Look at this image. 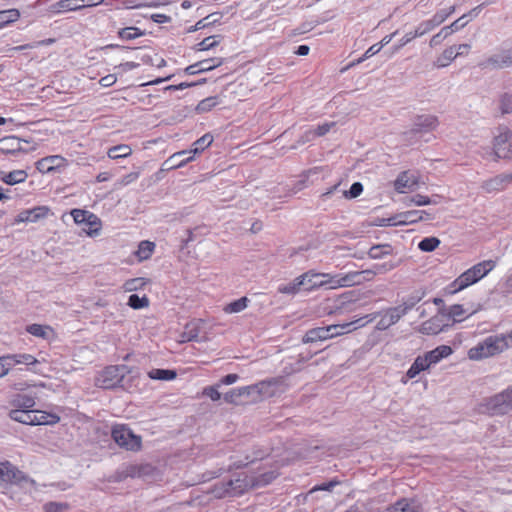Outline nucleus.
Returning <instances> with one entry per match:
<instances>
[{"mask_svg":"<svg viewBox=\"0 0 512 512\" xmlns=\"http://www.w3.org/2000/svg\"><path fill=\"white\" fill-rule=\"evenodd\" d=\"M375 318L376 315L371 314L343 324L329 325L326 327H317L310 329L304 335L303 343L324 341L351 332L357 328L363 327L366 324L372 322Z\"/></svg>","mask_w":512,"mask_h":512,"instance_id":"f257e3e1","label":"nucleus"},{"mask_svg":"<svg viewBox=\"0 0 512 512\" xmlns=\"http://www.w3.org/2000/svg\"><path fill=\"white\" fill-rule=\"evenodd\" d=\"M512 347V331L507 335H495L485 338L468 351L471 360H480L499 354Z\"/></svg>","mask_w":512,"mask_h":512,"instance_id":"f03ea898","label":"nucleus"},{"mask_svg":"<svg viewBox=\"0 0 512 512\" xmlns=\"http://www.w3.org/2000/svg\"><path fill=\"white\" fill-rule=\"evenodd\" d=\"M496 266L494 260H484L473 265L471 268L464 271L458 276L449 286L448 289L451 294H455L470 285L475 284L482 278H484L490 271Z\"/></svg>","mask_w":512,"mask_h":512,"instance_id":"7ed1b4c3","label":"nucleus"},{"mask_svg":"<svg viewBox=\"0 0 512 512\" xmlns=\"http://www.w3.org/2000/svg\"><path fill=\"white\" fill-rule=\"evenodd\" d=\"M439 125V120L435 115H418L413 120L411 129L404 133L405 140L410 144H415L427 133L434 131Z\"/></svg>","mask_w":512,"mask_h":512,"instance_id":"20e7f679","label":"nucleus"},{"mask_svg":"<svg viewBox=\"0 0 512 512\" xmlns=\"http://www.w3.org/2000/svg\"><path fill=\"white\" fill-rule=\"evenodd\" d=\"M485 412L491 415H504L512 411V386L488 398L483 403Z\"/></svg>","mask_w":512,"mask_h":512,"instance_id":"39448f33","label":"nucleus"},{"mask_svg":"<svg viewBox=\"0 0 512 512\" xmlns=\"http://www.w3.org/2000/svg\"><path fill=\"white\" fill-rule=\"evenodd\" d=\"M111 436L122 448L129 451H138L141 448L142 439L125 424H116L112 427Z\"/></svg>","mask_w":512,"mask_h":512,"instance_id":"423d86ee","label":"nucleus"},{"mask_svg":"<svg viewBox=\"0 0 512 512\" xmlns=\"http://www.w3.org/2000/svg\"><path fill=\"white\" fill-rule=\"evenodd\" d=\"M321 287L337 289L349 287L361 282V272L352 271L345 274L319 273Z\"/></svg>","mask_w":512,"mask_h":512,"instance_id":"0eeeda50","label":"nucleus"},{"mask_svg":"<svg viewBox=\"0 0 512 512\" xmlns=\"http://www.w3.org/2000/svg\"><path fill=\"white\" fill-rule=\"evenodd\" d=\"M512 66V45L505 42L498 51L479 63L481 69L499 70Z\"/></svg>","mask_w":512,"mask_h":512,"instance_id":"6e6552de","label":"nucleus"},{"mask_svg":"<svg viewBox=\"0 0 512 512\" xmlns=\"http://www.w3.org/2000/svg\"><path fill=\"white\" fill-rule=\"evenodd\" d=\"M36 149L31 141L16 136H6L0 139V153L19 156L27 154Z\"/></svg>","mask_w":512,"mask_h":512,"instance_id":"1a4fd4ad","label":"nucleus"},{"mask_svg":"<svg viewBox=\"0 0 512 512\" xmlns=\"http://www.w3.org/2000/svg\"><path fill=\"white\" fill-rule=\"evenodd\" d=\"M128 367L125 365H112L106 367L97 378V384L104 389H111L121 385Z\"/></svg>","mask_w":512,"mask_h":512,"instance_id":"9d476101","label":"nucleus"},{"mask_svg":"<svg viewBox=\"0 0 512 512\" xmlns=\"http://www.w3.org/2000/svg\"><path fill=\"white\" fill-rule=\"evenodd\" d=\"M425 216H429L426 211L423 210H410L398 213L389 218H383L379 222V226H404L415 224L421 220L426 219Z\"/></svg>","mask_w":512,"mask_h":512,"instance_id":"9b49d317","label":"nucleus"},{"mask_svg":"<svg viewBox=\"0 0 512 512\" xmlns=\"http://www.w3.org/2000/svg\"><path fill=\"white\" fill-rule=\"evenodd\" d=\"M0 482L6 484H35L33 479L27 477L23 472H21L8 461L0 462Z\"/></svg>","mask_w":512,"mask_h":512,"instance_id":"f8f14e48","label":"nucleus"},{"mask_svg":"<svg viewBox=\"0 0 512 512\" xmlns=\"http://www.w3.org/2000/svg\"><path fill=\"white\" fill-rule=\"evenodd\" d=\"M412 308V305H399L389 308L383 312L378 313L380 319L376 325L378 330H386L392 325L396 324L407 312Z\"/></svg>","mask_w":512,"mask_h":512,"instance_id":"ddd939ff","label":"nucleus"},{"mask_svg":"<svg viewBox=\"0 0 512 512\" xmlns=\"http://www.w3.org/2000/svg\"><path fill=\"white\" fill-rule=\"evenodd\" d=\"M498 133L494 136L493 150L497 158H509L511 153L512 132L505 126L497 129Z\"/></svg>","mask_w":512,"mask_h":512,"instance_id":"4468645a","label":"nucleus"},{"mask_svg":"<svg viewBox=\"0 0 512 512\" xmlns=\"http://www.w3.org/2000/svg\"><path fill=\"white\" fill-rule=\"evenodd\" d=\"M448 327H450V317L446 313L439 312L421 324L420 332L427 335H436Z\"/></svg>","mask_w":512,"mask_h":512,"instance_id":"2eb2a0df","label":"nucleus"},{"mask_svg":"<svg viewBox=\"0 0 512 512\" xmlns=\"http://www.w3.org/2000/svg\"><path fill=\"white\" fill-rule=\"evenodd\" d=\"M512 184V172L496 175L482 183V189L488 193L499 192Z\"/></svg>","mask_w":512,"mask_h":512,"instance_id":"dca6fc26","label":"nucleus"},{"mask_svg":"<svg viewBox=\"0 0 512 512\" xmlns=\"http://www.w3.org/2000/svg\"><path fill=\"white\" fill-rule=\"evenodd\" d=\"M226 482L232 496H239L250 488H253L251 476L245 473H241L235 479H229Z\"/></svg>","mask_w":512,"mask_h":512,"instance_id":"f3484780","label":"nucleus"},{"mask_svg":"<svg viewBox=\"0 0 512 512\" xmlns=\"http://www.w3.org/2000/svg\"><path fill=\"white\" fill-rule=\"evenodd\" d=\"M50 209L47 206H37L21 211L15 218V223H35L45 218Z\"/></svg>","mask_w":512,"mask_h":512,"instance_id":"a211bd4d","label":"nucleus"},{"mask_svg":"<svg viewBox=\"0 0 512 512\" xmlns=\"http://www.w3.org/2000/svg\"><path fill=\"white\" fill-rule=\"evenodd\" d=\"M260 386L261 392L269 396H275L277 394L283 393L288 388V384L286 383V379L284 377L271 378L261 382Z\"/></svg>","mask_w":512,"mask_h":512,"instance_id":"6ab92c4d","label":"nucleus"},{"mask_svg":"<svg viewBox=\"0 0 512 512\" xmlns=\"http://www.w3.org/2000/svg\"><path fill=\"white\" fill-rule=\"evenodd\" d=\"M212 142H213V136L209 133H206L193 143V149H191L189 151L177 152L170 157L169 161H172L175 158L183 157L186 154H192L194 156L195 154L200 153V152L204 151L206 148H208L212 144Z\"/></svg>","mask_w":512,"mask_h":512,"instance_id":"aec40b11","label":"nucleus"},{"mask_svg":"<svg viewBox=\"0 0 512 512\" xmlns=\"http://www.w3.org/2000/svg\"><path fill=\"white\" fill-rule=\"evenodd\" d=\"M64 162L65 159L59 155L47 156L36 162V169L43 174L50 173L64 165Z\"/></svg>","mask_w":512,"mask_h":512,"instance_id":"412c9836","label":"nucleus"},{"mask_svg":"<svg viewBox=\"0 0 512 512\" xmlns=\"http://www.w3.org/2000/svg\"><path fill=\"white\" fill-rule=\"evenodd\" d=\"M79 0H59L51 4L48 8L49 12L54 15L63 14L70 11L82 10Z\"/></svg>","mask_w":512,"mask_h":512,"instance_id":"4be33fe9","label":"nucleus"},{"mask_svg":"<svg viewBox=\"0 0 512 512\" xmlns=\"http://www.w3.org/2000/svg\"><path fill=\"white\" fill-rule=\"evenodd\" d=\"M453 353V350L448 345H440L435 349L426 352L423 357L425 358L428 366L439 363L442 359L449 357Z\"/></svg>","mask_w":512,"mask_h":512,"instance_id":"5701e85b","label":"nucleus"},{"mask_svg":"<svg viewBox=\"0 0 512 512\" xmlns=\"http://www.w3.org/2000/svg\"><path fill=\"white\" fill-rule=\"evenodd\" d=\"M416 184V178L409 172L404 171L394 181V188L397 192L404 193L406 189H412Z\"/></svg>","mask_w":512,"mask_h":512,"instance_id":"b1692460","label":"nucleus"},{"mask_svg":"<svg viewBox=\"0 0 512 512\" xmlns=\"http://www.w3.org/2000/svg\"><path fill=\"white\" fill-rule=\"evenodd\" d=\"M388 512H419L420 505L413 499L402 498L388 507Z\"/></svg>","mask_w":512,"mask_h":512,"instance_id":"393cba45","label":"nucleus"},{"mask_svg":"<svg viewBox=\"0 0 512 512\" xmlns=\"http://www.w3.org/2000/svg\"><path fill=\"white\" fill-rule=\"evenodd\" d=\"M9 417L12 420L22 423V424L34 425L35 410L34 409H28V410L12 409L9 412Z\"/></svg>","mask_w":512,"mask_h":512,"instance_id":"a878e982","label":"nucleus"},{"mask_svg":"<svg viewBox=\"0 0 512 512\" xmlns=\"http://www.w3.org/2000/svg\"><path fill=\"white\" fill-rule=\"evenodd\" d=\"M300 279H303V290L313 291L321 287V281L319 278V272L313 270L307 271L300 275Z\"/></svg>","mask_w":512,"mask_h":512,"instance_id":"bb28decb","label":"nucleus"},{"mask_svg":"<svg viewBox=\"0 0 512 512\" xmlns=\"http://www.w3.org/2000/svg\"><path fill=\"white\" fill-rule=\"evenodd\" d=\"M26 331L38 338L49 340L54 337V331L50 326L41 324H31L26 327Z\"/></svg>","mask_w":512,"mask_h":512,"instance_id":"cd10ccee","label":"nucleus"},{"mask_svg":"<svg viewBox=\"0 0 512 512\" xmlns=\"http://www.w3.org/2000/svg\"><path fill=\"white\" fill-rule=\"evenodd\" d=\"M28 174L25 170H13L8 173H4L1 177V181L7 185H15L26 181Z\"/></svg>","mask_w":512,"mask_h":512,"instance_id":"c85d7f7f","label":"nucleus"},{"mask_svg":"<svg viewBox=\"0 0 512 512\" xmlns=\"http://www.w3.org/2000/svg\"><path fill=\"white\" fill-rule=\"evenodd\" d=\"M303 279L300 276L296 277L293 281L278 286V292L287 295H296L303 290Z\"/></svg>","mask_w":512,"mask_h":512,"instance_id":"c756f323","label":"nucleus"},{"mask_svg":"<svg viewBox=\"0 0 512 512\" xmlns=\"http://www.w3.org/2000/svg\"><path fill=\"white\" fill-rule=\"evenodd\" d=\"M35 404L36 402L34 397L23 394L16 395L11 401V405L14 407L13 409H33Z\"/></svg>","mask_w":512,"mask_h":512,"instance_id":"7c9ffc66","label":"nucleus"},{"mask_svg":"<svg viewBox=\"0 0 512 512\" xmlns=\"http://www.w3.org/2000/svg\"><path fill=\"white\" fill-rule=\"evenodd\" d=\"M132 154V149L127 144H120L108 149L107 156L112 160L127 158Z\"/></svg>","mask_w":512,"mask_h":512,"instance_id":"2f4dec72","label":"nucleus"},{"mask_svg":"<svg viewBox=\"0 0 512 512\" xmlns=\"http://www.w3.org/2000/svg\"><path fill=\"white\" fill-rule=\"evenodd\" d=\"M429 368L423 355L415 358L414 362L406 372V377L409 379L415 378L420 372L425 371Z\"/></svg>","mask_w":512,"mask_h":512,"instance_id":"473e14b6","label":"nucleus"},{"mask_svg":"<svg viewBox=\"0 0 512 512\" xmlns=\"http://www.w3.org/2000/svg\"><path fill=\"white\" fill-rule=\"evenodd\" d=\"M454 50H456V46H450L441 53L439 57H437L435 61V66L438 68L447 67L452 61L457 58V54H454Z\"/></svg>","mask_w":512,"mask_h":512,"instance_id":"72a5a7b5","label":"nucleus"},{"mask_svg":"<svg viewBox=\"0 0 512 512\" xmlns=\"http://www.w3.org/2000/svg\"><path fill=\"white\" fill-rule=\"evenodd\" d=\"M155 249V243L145 240L141 241L138 245V249L135 252L136 257L139 261L147 260L151 257Z\"/></svg>","mask_w":512,"mask_h":512,"instance_id":"f704fd0d","label":"nucleus"},{"mask_svg":"<svg viewBox=\"0 0 512 512\" xmlns=\"http://www.w3.org/2000/svg\"><path fill=\"white\" fill-rule=\"evenodd\" d=\"M59 420L60 418L56 414L35 410L34 425H52L58 423Z\"/></svg>","mask_w":512,"mask_h":512,"instance_id":"c9c22d12","label":"nucleus"},{"mask_svg":"<svg viewBox=\"0 0 512 512\" xmlns=\"http://www.w3.org/2000/svg\"><path fill=\"white\" fill-rule=\"evenodd\" d=\"M20 18V12L18 9H7L0 11V29L8 26L11 23L16 22Z\"/></svg>","mask_w":512,"mask_h":512,"instance_id":"e433bc0d","label":"nucleus"},{"mask_svg":"<svg viewBox=\"0 0 512 512\" xmlns=\"http://www.w3.org/2000/svg\"><path fill=\"white\" fill-rule=\"evenodd\" d=\"M148 376L154 380L170 381L176 378L177 373L170 369H152L148 372Z\"/></svg>","mask_w":512,"mask_h":512,"instance_id":"4c0bfd02","label":"nucleus"},{"mask_svg":"<svg viewBox=\"0 0 512 512\" xmlns=\"http://www.w3.org/2000/svg\"><path fill=\"white\" fill-rule=\"evenodd\" d=\"M71 215L74 219V222L78 225H83L86 223L87 220L89 219H92V223H94V225L97 223L95 222L96 220V215L93 214L92 212H89L87 210H82V209H73L71 211Z\"/></svg>","mask_w":512,"mask_h":512,"instance_id":"58836bf2","label":"nucleus"},{"mask_svg":"<svg viewBox=\"0 0 512 512\" xmlns=\"http://www.w3.org/2000/svg\"><path fill=\"white\" fill-rule=\"evenodd\" d=\"M277 475L278 474L275 471H267L259 474L258 476L251 475L253 488L268 485L277 477Z\"/></svg>","mask_w":512,"mask_h":512,"instance_id":"ea45409f","label":"nucleus"},{"mask_svg":"<svg viewBox=\"0 0 512 512\" xmlns=\"http://www.w3.org/2000/svg\"><path fill=\"white\" fill-rule=\"evenodd\" d=\"M219 104H220L219 97L210 96V97H207V98L201 100L197 104L196 111L198 113H206V112H209L210 110H212V108L216 107Z\"/></svg>","mask_w":512,"mask_h":512,"instance_id":"a19ab883","label":"nucleus"},{"mask_svg":"<svg viewBox=\"0 0 512 512\" xmlns=\"http://www.w3.org/2000/svg\"><path fill=\"white\" fill-rule=\"evenodd\" d=\"M396 267V264L394 262H384V263H380V264H375L372 269H368V270H364V271H360L361 272V276L363 274H371V275H376V274H385L389 271H391L392 269H394Z\"/></svg>","mask_w":512,"mask_h":512,"instance_id":"79ce46f5","label":"nucleus"},{"mask_svg":"<svg viewBox=\"0 0 512 512\" xmlns=\"http://www.w3.org/2000/svg\"><path fill=\"white\" fill-rule=\"evenodd\" d=\"M456 11V6H450L447 9H442L437 11L430 20L433 22L435 27L440 26L442 23L446 21V19L451 16Z\"/></svg>","mask_w":512,"mask_h":512,"instance_id":"37998d69","label":"nucleus"},{"mask_svg":"<svg viewBox=\"0 0 512 512\" xmlns=\"http://www.w3.org/2000/svg\"><path fill=\"white\" fill-rule=\"evenodd\" d=\"M10 357L12 358L13 367L18 364L29 366L38 363V360L33 355L27 353L10 354Z\"/></svg>","mask_w":512,"mask_h":512,"instance_id":"c03bdc74","label":"nucleus"},{"mask_svg":"<svg viewBox=\"0 0 512 512\" xmlns=\"http://www.w3.org/2000/svg\"><path fill=\"white\" fill-rule=\"evenodd\" d=\"M148 283L147 279L138 277V278H132L125 281L123 284V289L126 292H133L137 290L143 289L146 284Z\"/></svg>","mask_w":512,"mask_h":512,"instance_id":"a18cd8bd","label":"nucleus"},{"mask_svg":"<svg viewBox=\"0 0 512 512\" xmlns=\"http://www.w3.org/2000/svg\"><path fill=\"white\" fill-rule=\"evenodd\" d=\"M438 198H439V196H436V198H430L425 195L416 194L409 198L408 205H410V204H414L416 206H425V205H430V204L436 205L439 203V201L437 200Z\"/></svg>","mask_w":512,"mask_h":512,"instance_id":"49530a36","label":"nucleus"},{"mask_svg":"<svg viewBox=\"0 0 512 512\" xmlns=\"http://www.w3.org/2000/svg\"><path fill=\"white\" fill-rule=\"evenodd\" d=\"M248 302H249V299L247 297H242V298L237 299V300L229 303L228 305H226V307L224 308V311L226 313H230V314L231 313H239L247 307Z\"/></svg>","mask_w":512,"mask_h":512,"instance_id":"de8ad7c7","label":"nucleus"},{"mask_svg":"<svg viewBox=\"0 0 512 512\" xmlns=\"http://www.w3.org/2000/svg\"><path fill=\"white\" fill-rule=\"evenodd\" d=\"M118 35L123 40H133L144 35V32L137 27H125L120 29Z\"/></svg>","mask_w":512,"mask_h":512,"instance_id":"09e8293b","label":"nucleus"},{"mask_svg":"<svg viewBox=\"0 0 512 512\" xmlns=\"http://www.w3.org/2000/svg\"><path fill=\"white\" fill-rule=\"evenodd\" d=\"M460 22H461V19H457L454 22H452L450 25L442 27L439 32L446 39L447 37L452 35L454 32L459 31L460 29L464 28L468 24V21L461 23V24H460Z\"/></svg>","mask_w":512,"mask_h":512,"instance_id":"8fccbe9b","label":"nucleus"},{"mask_svg":"<svg viewBox=\"0 0 512 512\" xmlns=\"http://www.w3.org/2000/svg\"><path fill=\"white\" fill-rule=\"evenodd\" d=\"M440 244V240L436 237H426L422 239L419 244L418 248L424 252H431L434 251Z\"/></svg>","mask_w":512,"mask_h":512,"instance_id":"3c124183","label":"nucleus"},{"mask_svg":"<svg viewBox=\"0 0 512 512\" xmlns=\"http://www.w3.org/2000/svg\"><path fill=\"white\" fill-rule=\"evenodd\" d=\"M128 305L133 309H142L149 306V299L147 296L139 297L137 294L130 295Z\"/></svg>","mask_w":512,"mask_h":512,"instance_id":"603ef678","label":"nucleus"},{"mask_svg":"<svg viewBox=\"0 0 512 512\" xmlns=\"http://www.w3.org/2000/svg\"><path fill=\"white\" fill-rule=\"evenodd\" d=\"M499 109L502 114L512 113V94L503 93L499 97Z\"/></svg>","mask_w":512,"mask_h":512,"instance_id":"864d4df0","label":"nucleus"},{"mask_svg":"<svg viewBox=\"0 0 512 512\" xmlns=\"http://www.w3.org/2000/svg\"><path fill=\"white\" fill-rule=\"evenodd\" d=\"M435 28V25L430 19L424 20L416 26L414 30V36H416L417 38L422 37L427 33L431 32L432 30H434Z\"/></svg>","mask_w":512,"mask_h":512,"instance_id":"5fc2aeb1","label":"nucleus"},{"mask_svg":"<svg viewBox=\"0 0 512 512\" xmlns=\"http://www.w3.org/2000/svg\"><path fill=\"white\" fill-rule=\"evenodd\" d=\"M391 253L389 245H376L370 248L368 255L372 259H379Z\"/></svg>","mask_w":512,"mask_h":512,"instance_id":"6e6d98bb","label":"nucleus"},{"mask_svg":"<svg viewBox=\"0 0 512 512\" xmlns=\"http://www.w3.org/2000/svg\"><path fill=\"white\" fill-rule=\"evenodd\" d=\"M95 222L97 223V225L94 223H92V219H89L86 221L85 224H83L82 226V230L88 235V236H96L99 234V231L101 229V220L96 216V220Z\"/></svg>","mask_w":512,"mask_h":512,"instance_id":"4d7b16f0","label":"nucleus"},{"mask_svg":"<svg viewBox=\"0 0 512 512\" xmlns=\"http://www.w3.org/2000/svg\"><path fill=\"white\" fill-rule=\"evenodd\" d=\"M246 387L238 388V389H232L224 394L223 398L225 402L231 403V404H237L238 399L245 394L247 391Z\"/></svg>","mask_w":512,"mask_h":512,"instance_id":"13d9d810","label":"nucleus"},{"mask_svg":"<svg viewBox=\"0 0 512 512\" xmlns=\"http://www.w3.org/2000/svg\"><path fill=\"white\" fill-rule=\"evenodd\" d=\"M224 62V59L221 57L217 58H211V59H205L202 61H199V65L202 68L203 72L211 71L220 65H222Z\"/></svg>","mask_w":512,"mask_h":512,"instance_id":"bf43d9fd","label":"nucleus"},{"mask_svg":"<svg viewBox=\"0 0 512 512\" xmlns=\"http://www.w3.org/2000/svg\"><path fill=\"white\" fill-rule=\"evenodd\" d=\"M139 175H140L139 172L128 173L115 182V187L117 189L123 188V187L135 182L139 178Z\"/></svg>","mask_w":512,"mask_h":512,"instance_id":"052dcab7","label":"nucleus"},{"mask_svg":"<svg viewBox=\"0 0 512 512\" xmlns=\"http://www.w3.org/2000/svg\"><path fill=\"white\" fill-rule=\"evenodd\" d=\"M212 494L216 498H224L227 496H232L230 494V489H228L226 481L215 484L214 488L212 489Z\"/></svg>","mask_w":512,"mask_h":512,"instance_id":"680f3d73","label":"nucleus"},{"mask_svg":"<svg viewBox=\"0 0 512 512\" xmlns=\"http://www.w3.org/2000/svg\"><path fill=\"white\" fill-rule=\"evenodd\" d=\"M11 359L10 354L0 356V378L6 376L12 369L13 364Z\"/></svg>","mask_w":512,"mask_h":512,"instance_id":"e2e57ef3","label":"nucleus"},{"mask_svg":"<svg viewBox=\"0 0 512 512\" xmlns=\"http://www.w3.org/2000/svg\"><path fill=\"white\" fill-rule=\"evenodd\" d=\"M464 312H465L464 308L460 304H455V305L450 306L449 311L446 314L447 316L450 317V326L452 325V323L454 321L460 320L459 318L461 316H463Z\"/></svg>","mask_w":512,"mask_h":512,"instance_id":"0e129e2a","label":"nucleus"},{"mask_svg":"<svg viewBox=\"0 0 512 512\" xmlns=\"http://www.w3.org/2000/svg\"><path fill=\"white\" fill-rule=\"evenodd\" d=\"M218 43L219 41L217 40V36H210L198 43L197 47L200 51H206L216 47Z\"/></svg>","mask_w":512,"mask_h":512,"instance_id":"69168bd1","label":"nucleus"},{"mask_svg":"<svg viewBox=\"0 0 512 512\" xmlns=\"http://www.w3.org/2000/svg\"><path fill=\"white\" fill-rule=\"evenodd\" d=\"M219 387L220 384L207 386L203 389V395L208 396L212 401H218L221 398Z\"/></svg>","mask_w":512,"mask_h":512,"instance_id":"338daca9","label":"nucleus"},{"mask_svg":"<svg viewBox=\"0 0 512 512\" xmlns=\"http://www.w3.org/2000/svg\"><path fill=\"white\" fill-rule=\"evenodd\" d=\"M363 192V185L360 182H354L350 189L345 192V197L353 199L358 197Z\"/></svg>","mask_w":512,"mask_h":512,"instance_id":"774afa93","label":"nucleus"}]
</instances>
